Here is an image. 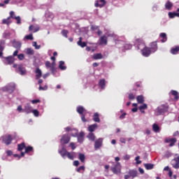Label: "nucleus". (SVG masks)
Segmentation results:
<instances>
[{"label":"nucleus","instance_id":"obj_40","mask_svg":"<svg viewBox=\"0 0 179 179\" xmlns=\"http://www.w3.org/2000/svg\"><path fill=\"white\" fill-rule=\"evenodd\" d=\"M92 58L94 59H101L103 58V55H101V53H97L94 55Z\"/></svg>","mask_w":179,"mask_h":179},{"label":"nucleus","instance_id":"obj_45","mask_svg":"<svg viewBox=\"0 0 179 179\" xmlns=\"http://www.w3.org/2000/svg\"><path fill=\"white\" fill-rule=\"evenodd\" d=\"M93 120L95 122H100V118L99 117V113H94Z\"/></svg>","mask_w":179,"mask_h":179},{"label":"nucleus","instance_id":"obj_49","mask_svg":"<svg viewBox=\"0 0 179 179\" xmlns=\"http://www.w3.org/2000/svg\"><path fill=\"white\" fill-rule=\"evenodd\" d=\"M8 17H10V19H14V20H15L16 17H17V16H16V15H15V12H14V11H10V16H9Z\"/></svg>","mask_w":179,"mask_h":179},{"label":"nucleus","instance_id":"obj_18","mask_svg":"<svg viewBox=\"0 0 179 179\" xmlns=\"http://www.w3.org/2000/svg\"><path fill=\"white\" fill-rule=\"evenodd\" d=\"M3 45H5V41L0 40V58H3V52H2L5 48Z\"/></svg>","mask_w":179,"mask_h":179},{"label":"nucleus","instance_id":"obj_43","mask_svg":"<svg viewBox=\"0 0 179 179\" xmlns=\"http://www.w3.org/2000/svg\"><path fill=\"white\" fill-rule=\"evenodd\" d=\"M24 148H26V145L24 144V143H22L17 145V150H19L20 152L23 150Z\"/></svg>","mask_w":179,"mask_h":179},{"label":"nucleus","instance_id":"obj_12","mask_svg":"<svg viewBox=\"0 0 179 179\" xmlns=\"http://www.w3.org/2000/svg\"><path fill=\"white\" fill-rule=\"evenodd\" d=\"M166 143H170L169 146L170 148H173L174 145H176V143L177 142V138H166L165 139Z\"/></svg>","mask_w":179,"mask_h":179},{"label":"nucleus","instance_id":"obj_25","mask_svg":"<svg viewBox=\"0 0 179 179\" xmlns=\"http://www.w3.org/2000/svg\"><path fill=\"white\" fill-rule=\"evenodd\" d=\"M150 51H152V52H156V51H157V43L156 42H153L151 44V48L150 49Z\"/></svg>","mask_w":179,"mask_h":179},{"label":"nucleus","instance_id":"obj_30","mask_svg":"<svg viewBox=\"0 0 179 179\" xmlns=\"http://www.w3.org/2000/svg\"><path fill=\"white\" fill-rule=\"evenodd\" d=\"M75 155L76 153L73 152H67V154H66V156H67V157L70 159V160H73V159H75Z\"/></svg>","mask_w":179,"mask_h":179},{"label":"nucleus","instance_id":"obj_7","mask_svg":"<svg viewBox=\"0 0 179 179\" xmlns=\"http://www.w3.org/2000/svg\"><path fill=\"white\" fill-rule=\"evenodd\" d=\"M15 62V58L13 56H8L4 58L3 63L5 65H12Z\"/></svg>","mask_w":179,"mask_h":179},{"label":"nucleus","instance_id":"obj_47","mask_svg":"<svg viewBox=\"0 0 179 179\" xmlns=\"http://www.w3.org/2000/svg\"><path fill=\"white\" fill-rule=\"evenodd\" d=\"M8 17H10V19H14V20H15L16 17H17V16H16V15H15V12H14V11H10V16H9Z\"/></svg>","mask_w":179,"mask_h":179},{"label":"nucleus","instance_id":"obj_4","mask_svg":"<svg viewBox=\"0 0 179 179\" xmlns=\"http://www.w3.org/2000/svg\"><path fill=\"white\" fill-rule=\"evenodd\" d=\"M17 73H19L22 76H24L27 74V71L26 70V68L23 66L22 64H18Z\"/></svg>","mask_w":179,"mask_h":179},{"label":"nucleus","instance_id":"obj_39","mask_svg":"<svg viewBox=\"0 0 179 179\" xmlns=\"http://www.w3.org/2000/svg\"><path fill=\"white\" fill-rule=\"evenodd\" d=\"M169 17L171 19H173V18L176 17V16L179 17V13H171V12H169Z\"/></svg>","mask_w":179,"mask_h":179},{"label":"nucleus","instance_id":"obj_33","mask_svg":"<svg viewBox=\"0 0 179 179\" xmlns=\"http://www.w3.org/2000/svg\"><path fill=\"white\" fill-rule=\"evenodd\" d=\"M78 45H80L82 48H85L86 47L85 42H82V37L79 38V41H78Z\"/></svg>","mask_w":179,"mask_h":179},{"label":"nucleus","instance_id":"obj_63","mask_svg":"<svg viewBox=\"0 0 179 179\" xmlns=\"http://www.w3.org/2000/svg\"><path fill=\"white\" fill-rule=\"evenodd\" d=\"M125 115H127V113H124L122 115L120 116V119L124 120V118H125Z\"/></svg>","mask_w":179,"mask_h":179},{"label":"nucleus","instance_id":"obj_58","mask_svg":"<svg viewBox=\"0 0 179 179\" xmlns=\"http://www.w3.org/2000/svg\"><path fill=\"white\" fill-rule=\"evenodd\" d=\"M33 114L35 115V117H38V114H40V113L38 112V110L34 109V110H32Z\"/></svg>","mask_w":179,"mask_h":179},{"label":"nucleus","instance_id":"obj_64","mask_svg":"<svg viewBox=\"0 0 179 179\" xmlns=\"http://www.w3.org/2000/svg\"><path fill=\"white\" fill-rule=\"evenodd\" d=\"M79 161H74L73 162V166H76V167H78L79 166Z\"/></svg>","mask_w":179,"mask_h":179},{"label":"nucleus","instance_id":"obj_48","mask_svg":"<svg viewBox=\"0 0 179 179\" xmlns=\"http://www.w3.org/2000/svg\"><path fill=\"white\" fill-rule=\"evenodd\" d=\"M8 17H10V19H14V20H15L16 17H17V16H16V15H15V12H14V11H10V16H9Z\"/></svg>","mask_w":179,"mask_h":179},{"label":"nucleus","instance_id":"obj_17","mask_svg":"<svg viewBox=\"0 0 179 179\" xmlns=\"http://www.w3.org/2000/svg\"><path fill=\"white\" fill-rule=\"evenodd\" d=\"M129 176H130V178L132 179L135 178V177H138V171L135 169L129 170L128 171Z\"/></svg>","mask_w":179,"mask_h":179},{"label":"nucleus","instance_id":"obj_1","mask_svg":"<svg viewBox=\"0 0 179 179\" xmlns=\"http://www.w3.org/2000/svg\"><path fill=\"white\" fill-rule=\"evenodd\" d=\"M77 113L81 115V120L83 122H86V121H87L86 118H85V117H86L87 112L86 109H85L83 106H80L77 107Z\"/></svg>","mask_w":179,"mask_h":179},{"label":"nucleus","instance_id":"obj_3","mask_svg":"<svg viewBox=\"0 0 179 179\" xmlns=\"http://www.w3.org/2000/svg\"><path fill=\"white\" fill-rule=\"evenodd\" d=\"M110 170L113 174H121V164L117 162L110 168Z\"/></svg>","mask_w":179,"mask_h":179},{"label":"nucleus","instance_id":"obj_19","mask_svg":"<svg viewBox=\"0 0 179 179\" xmlns=\"http://www.w3.org/2000/svg\"><path fill=\"white\" fill-rule=\"evenodd\" d=\"M99 44L100 45H103V44L107 45V36L106 35H103V36L100 37Z\"/></svg>","mask_w":179,"mask_h":179},{"label":"nucleus","instance_id":"obj_16","mask_svg":"<svg viewBox=\"0 0 179 179\" xmlns=\"http://www.w3.org/2000/svg\"><path fill=\"white\" fill-rule=\"evenodd\" d=\"M13 47L14 48H16V50H20L22 48V42L20 41H16V40H14L12 41Z\"/></svg>","mask_w":179,"mask_h":179},{"label":"nucleus","instance_id":"obj_10","mask_svg":"<svg viewBox=\"0 0 179 179\" xmlns=\"http://www.w3.org/2000/svg\"><path fill=\"white\" fill-rule=\"evenodd\" d=\"M15 83H10L6 86L3 88V90H7V92H9L10 93H13V92L15 91Z\"/></svg>","mask_w":179,"mask_h":179},{"label":"nucleus","instance_id":"obj_50","mask_svg":"<svg viewBox=\"0 0 179 179\" xmlns=\"http://www.w3.org/2000/svg\"><path fill=\"white\" fill-rule=\"evenodd\" d=\"M15 20H16L17 24H22V18H20V16H17V17H15Z\"/></svg>","mask_w":179,"mask_h":179},{"label":"nucleus","instance_id":"obj_38","mask_svg":"<svg viewBox=\"0 0 179 179\" xmlns=\"http://www.w3.org/2000/svg\"><path fill=\"white\" fill-rule=\"evenodd\" d=\"M99 85L101 89H104V87H106V80L104 79L100 80Z\"/></svg>","mask_w":179,"mask_h":179},{"label":"nucleus","instance_id":"obj_32","mask_svg":"<svg viewBox=\"0 0 179 179\" xmlns=\"http://www.w3.org/2000/svg\"><path fill=\"white\" fill-rule=\"evenodd\" d=\"M171 94H172V96H174V99L177 101V100H178L179 99L178 92L176 90H171Z\"/></svg>","mask_w":179,"mask_h":179},{"label":"nucleus","instance_id":"obj_57","mask_svg":"<svg viewBox=\"0 0 179 179\" xmlns=\"http://www.w3.org/2000/svg\"><path fill=\"white\" fill-rule=\"evenodd\" d=\"M17 58H18V59H20V61H23V59H24V55L20 54L17 55Z\"/></svg>","mask_w":179,"mask_h":179},{"label":"nucleus","instance_id":"obj_14","mask_svg":"<svg viewBox=\"0 0 179 179\" xmlns=\"http://www.w3.org/2000/svg\"><path fill=\"white\" fill-rule=\"evenodd\" d=\"M107 3L106 2V0H97L96 2L95 3V6L96 8H103Z\"/></svg>","mask_w":179,"mask_h":179},{"label":"nucleus","instance_id":"obj_35","mask_svg":"<svg viewBox=\"0 0 179 179\" xmlns=\"http://www.w3.org/2000/svg\"><path fill=\"white\" fill-rule=\"evenodd\" d=\"M144 167H145L146 170H152L155 167V164H144Z\"/></svg>","mask_w":179,"mask_h":179},{"label":"nucleus","instance_id":"obj_34","mask_svg":"<svg viewBox=\"0 0 179 179\" xmlns=\"http://www.w3.org/2000/svg\"><path fill=\"white\" fill-rule=\"evenodd\" d=\"M12 23V21H10V17H8L6 19H3L2 20V24H7L8 26H9V24Z\"/></svg>","mask_w":179,"mask_h":179},{"label":"nucleus","instance_id":"obj_6","mask_svg":"<svg viewBox=\"0 0 179 179\" xmlns=\"http://www.w3.org/2000/svg\"><path fill=\"white\" fill-rule=\"evenodd\" d=\"M3 139V143H5V145H10L12 143V136L10 135H6L2 137Z\"/></svg>","mask_w":179,"mask_h":179},{"label":"nucleus","instance_id":"obj_42","mask_svg":"<svg viewBox=\"0 0 179 179\" xmlns=\"http://www.w3.org/2000/svg\"><path fill=\"white\" fill-rule=\"evenodd\" d=\"M136 100L139 104H142L145 100L143 99V96L139 95L137 96Z\"/></svg>","mask_w":179,"mask_h":179},{"label":"nucleus","instance_id":"obj_44","mask_svg":"<svg viewBox=\"0 0 179 179\" xmlns=\"http://www.w3.org/2000/svg\"><path fill=\"white\" fill-rule=\"evenodd\" d=\"M10 37V32L9 31H5L3 34V38H9Z\"/></svg>","mask_w":179,"mask_h":179},{"label":"nucleus","instance_id":"obj_41","mask_svg":"<svg viewBox=\"0 0 179 179\" xmlns=\"http://www.w3.org/2000/svg\"><path fill=\"white\" fill-rule=\"evenodd\" d=\"M179 51V47L176 46V48H173L171 50V52L173 55H176V54H178Z\"/></svg>","mask_w":179,"mask_h":179},{"label":"nucleus","instance_id":"obj_28","mask_svg":"<svg viewBox=\"0 0 179 179\" xmlns=\"http://www.w3.org/2000/svg\"><path fill=\"white\" fill-rule=\"evenodd\" d=\"M152 131H154L155 133L160 132V127H159V124L156 123L153 124Z\"/></svg>","mask_w":179,"mask_h":179},{"label":"nucleus","instance_id":"obj_13","mask_svg":"<svg viewBox=\"0 0 179 179\" xmlns=\"http://www.w3.org/2000/svg\"><path fill=\"white\" fill-rule=\"evenodd\" d=\"M33 112V109H31V106L29 103L25 104L24 108L23 109V113H26V114H30V113Z\"/></svg>","mask_w":179,"mask_h":179},{"label":"nucleus","instance_id":"obj_36","mask_svg":"<svg viewBox=\"0 0 179 179\" xmlns=\"http://www.w3.org/2000/svg\"><path fill=\"white\" fill-rule=\"evenodd\" d=\"M78 159L80 160L82 163H85V160L86 159V157L85 156V154L79 153L78 154Z\"/></svg>","mask_w":179,"mask_h":179},{"label":"nucleus","instance_id":"obj_8","mask_svg":"<svg viewBox=\"0 0 179 179\" xmlns=\"http://www.w3.org/2000/svg\"><path fill=\"white\" fill-rule=\"evenodd\" d=\"M103 146V138H99L94 143V149L97 150V149H100Z\"/></svg>","mask_w":179,"mask_h":179},{"label":"nucleus","instance_id":"obj_23","mask_svg":"<svg viewBox=\"0 0 179 179\" xmlns=\"http://www.w3.org/2000/svg\"><path fill=\"white\" fill-rule=\"evenodd\" d=\"M35 73H36V79H40V78H41V76H43V72L41 71V70L38 68H37L35 71Z\"/></svg>","mask_w":179,"mask_h":179},{"label":"nucleus","instance_id":"obj_54","mask_svg":"<svg viewBox=\"0 0 179 179\" xmlns=\"http://www.w3.org/2000/svg\"><path fill=\"white\" fill-rule=\"evenodd\" d=\"M32 150H33V147L28 146L27 148H25V153H29V152H32Z\"/></svg>","mask_w":179,"mask_h":179},{"label":"nucleus","instance_id":"obj_24","mask_svg":"<svg viewBox=\"0 0 179 179\" xmlns=\"http://www.w3.org/2000/svg\"><path fill=\"white\" fill-rule=\"evenodd\" d=\"M162 43H166L167 41V35L166 33H161L159 35Z\"/></svg>","mask_w":179,"mask_h":179},{"label":"nucleus","instance_id":"obj_22","mask_svg":"<svg viewBox=\"0 0 179 179\" xmlns=\"http://www.w3.org/2000/svg\"><path fill=\"white\" fill-rule=\"evenodd\" d=\"M173 8V3L170 1H167L165 3V9L166 10H171V8Z\"/></svg>","mask_w":179,"mask_h":179},{"label":"nucleus","instance_id":"obj_26","mask_svg":"<svg viewBox=\"0 0 179 179\" xmlns=\"http://www.w3.org/2000/svg\"><path fill=\"white\" fill-rule=\"evenodd\" d=\"M29 31H33V33H37V31H38V30H40V27L31 25L29 27Z\"/></svg>","mask_w":179,"mask_h":179},{"label":"nucleus","instance_id":"obj_37","mask_svg":"<svg viewBox=\"0 0 179 179\" xmlns=\"http://www.w3.org/2000/svg\"><path fill=\"white\" fill-rule=\"evenodd\" d=\"M26 51V54H27V55H34V50L31 49V48H27L25 50Z\"/></svg>","mask_w":179,"mask_h":179},{"label":"nucleus","instance_id":"obj_31","mask_svg":"<svg viewBox=\"0 0 179 179\" xmlns=\"http://www.w3.org/2000/svg\"><path fill=\"white\" fill-rule=\"evenodd\" d=\"M59 68L61 69V71H65L66 69V67L65 66V62L60 61L59 64Z\"/></svg>","mask_w":179,"mask_h":179},{"label":"nucleus","instance_id":"obj_20","mask_svg":"<svg viewBox=\"0 0 179 179\" xmlns=\"http://www.w3.org/2000/svg\"><path fill=\"white\" fill-rule=\"evenodd\" d=\"M59 155H61L63 159H65V156H66V154L68 153V151H66V148L64 147H62L61 150H58Z\"/></svg>","mask_w":179,"mask_h":179},{"label":"nucleus","instance_id":"obj_53","mask_svg":"<svg viewBox=\"0 0 179 179\" xmlns=\"http://www.w3.org/2000/svg\"><path fill=\"white\" fill-rule=\"evenodd\" d=\"M124 50H131L132 48V45L126 43L124 46Z\"/></svg>","mask_w":179,"mask_h":179},{"label":"nucleus","instance_id":"obj_46","mask_svg":"<svg viewBox=\"0 0 179 179\" xmlns=\"http://www.w3.org/2000/svg\"><path fill=\"white\" fill-rule=\"evenodd\" d=\"M146 108H148V105L146 103H143L138 107V110H140V111H142V110H146Z\"/></svg>","mask_w":179,"mask_h":179},{"label":"nucleus","instance_id":"obj_60","mask_svg":"<svg viewBox=\"0 0 179 179\" xmlns=\"http://www.w3.org/2000/svg\"><path fill=\"white\" fill-rule=\"evenodd\" d=\"M129 100H135V95H134L133 94H129Z\"/></svg>","mask_w":179,"mask_h":179},{"label":"nucleus","instance_id":"obj_21","mask_svg":"<svg viewBox=\"0 0 179 179\" xmlns=\"http://www.w3.org/2000/svg\"><path fill=\"white\" fill-rule=\"evenodd\" d=\"M78 142H79V143H82L84 141V138H85V133L83 131H81L78 136Z\"/></svg>","mask_w":179,"mask_h":179},{"label":"nucleus","instance_id":"obj_11","mask_svg":"<svg viewBox=\"0 0 179 179\" xmlns=\"http://www.w3.org/2000/svg\"><path fill=\"white\" fill-rule=\"evenodd\" d=\"M69 141H71V138L68 134L64 135L60 140L61 143H62L63 145H66V143H69Z\"/></svg>","mask_w":179,"mask_h":179},{"label":"nucleus","instance_id":"obj_52","mask_svg":"<svg viewBox=\"0 0 179 179\" xmlns=\"http://www.w3.org/2000/svg\"><path fill=\"white\" fill-rule=\"evenodd\" d=\"M24 38H26V40H34V38L33 37V34H30L29 35H27Z\"/></svg>","mask_w":179,"mask_h":179},{"label":"nucleus","instance_id":"obj_61","mask_svg":"<svg viewBox=\"0 0 179 179\" xmlns=\"http://www.w3.org/2000/svg\"><path fill=\"white\" fill-rule=\"evenodd\" d=\"M157 9H159V6H157V4L154 5L152 7V10L154 12H156V10H157Z\"/></svg>","mask_w":179,"mask_h":179},{"label":"nucleus","instance_id":"obj_9","mask_svg":"<svg viewBox=\"0 0 179 179\" xmlns=\"http://www.w3.org/2000/svg\"><path fill=\"white\" fill-rule=\"evenodd\" d=\"M171 165L173 169H179V156L171 160Z\"/></svg>","mask_w":179,"mask_h":179},{"label":"nucleus","instance_id":"obj_55","mask_svg":"<svg viewBox=\"0 0 179 179\" xmlns=\"http://www.w3.org/2000/svg\"><path fill=\"white\" fill-rule=\"evenodd\" d=\"M62 34L64 37L68 38V30H63L62 31Z\"/></svg>","mask_w":179,"mask_h":179},{"label":"nucleus","instance_id":"obj_56","mask_svg":"<svg viewBox=\"0 0 179 179\" xmlns=\"http://www.w3.org/2000/svg\"><path fill=\"white\" fill-rule=\"evenodd\" d=\"M48 89V85H45L44 87L39 85V87H38V90H47Z\"/></svg>","mask_w":179,"mask_h":179},{"label":"nucleus","instance_id":"obj_51","mask_svg":"<svg viewBox=\"0 0 179 179\" xmlns=\"http://www.w3.org/2000/svg\"><path fill=\"white\" fill-rule=\"evenodd\" d=\"M32 45H33V47H35L36 50H40V48H41V45H38L37 42H36V41H34L32 43Z\"/></svg>","mask_w":179,"mask_h":179},{"label":"nucleus","instance_id":"obj_62","mask_svg":"<svg viewBox=\"0 0 179 179\" xmlns=\"http://www.w3.org/2000/svg\"><path fill=\"white\" fill-rule=\"evenodd\" d=\"M70 146H71V149L73 150H75V149H76V146H75V143H70Z\"/></svg>","mask_w":179,"mask_h":179},{"label":"nucleus","instance_id":"obj_5","mask_svg":"<svg viewBox=\"0 0 179 179\" xmlns=\"http://www.w3.org/2000/svg\"><path fill=\"white\" fill-rule=\"evenodd\" d=\"M136 44H137V49L141 50V52L143 51V50H145L146 48V45H145V42H143L142 39H137Z\"/></svg>","mask_w":179,"mask_h":179},{"label":"nucleus","instance_id":"obj_27","mask_svg":"<svg viewBox=\"0 0 179 179\" xmlns=\"http://www.w3.org/2000/svg\"><path fill=\"white\" fill-rule=\"evenodd\" d=\"M97 128V124H94L88 127V131L90 132H94Z\"/></svg>","mask_w":179,"mask_h":179},{"label":"nucleus","instance_id":"obj_59","mask_svg":"<svg viewBox=\"0 0 179 179\" xmlns=\"http://www.w3.org/2000/svg\"><path fill=\"white\" fill-rule=\"evenodd\" d=\"M80 171H85V166H81L76 170V171H78V173H80Z\"/></svg>","mask_w":179,"mask_h":179},{"label":"nucleus","instance_id":"obj_2","mask_svg":"<svg viewBox=\"0 0 179 179\" xmlns=\"http://www.w3.org/2000/svg\"><path fill=\"white\" fill-rule=\"evenodd\" d=\"M169 110V107L166 105H161L159 106L155 111L156 115H162V114H164V113H167Z\"/></svg>","mask_w":179,"mask_h":179},{"label":"nucleus","instance_id":"obj_15","mask_svg":"<svg viewBox=\"0 0 179 179\" xmlns=\"http://www.w3.org/2000/svg\"><path fill=\"white\" fill-rule=\"evenodd\" d=\"M150 52H152L150 48L145 47L141 52V54L143 57H149V55H150Z\"/></svg>","mask_w":179,"mask_h":179},{"label":"nucleus","instance_id":"obj_29","mask_svg":"<svg viewBox=\"0 0 179 179\" xmlns=\"http://www.w3.org/2000/svg\"><path fill=\"white\" fill-rule=\"evenodd\" d=\"M87 138H88V139L90 141H92V142H94V141H96V136L94 135V134L93 133H90L87 136Z\"/></svg>","mask_w":179,"mask_h":179}]
</instances>
